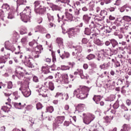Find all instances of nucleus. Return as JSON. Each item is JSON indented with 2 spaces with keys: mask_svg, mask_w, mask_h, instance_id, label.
Here are the masks:
<instances>
[{
  "mask_svg": "<svg viewBox=\"0 0 131 131\" xmlns=\"http://www.w3.org/2000/svg\"><path fill=\"white\" fill-rule=\"evenodd\" d=\"M111 44H112V48L114 49V48H116L117 47H118V42L114 39H111Z\"/></svg>",
  "mask_w": 131,
  "mask_h": 131,
  "instance_id": "20",
  "label": "nucleus"
},
{
  "mask_svg": "<svg viewBox=\"0 0 131 131\" xmlns=\"http://www.w3.org/2000/svg\"><path fill=\"white\" fill-rule=\"evenodd\" d=\"M11 105H13L14 107H15V108H16V109H22L23 108H24L25 105L26 104L25 103L22 105L21 104V102H13L12 103Z\"/></svg>",
  "mask_w": 131,
  "mask_h": 131,
  "instance_id": "14",
  "label": "nucleus"
},
{
  "mask_svg": "<svg viewBox=\"0 0 131 131\" xmlns=\"http://www.w3.org/2000/svg\"><path fill=\"white\" fill-rule=\"evenodd\" d=\"M72 56L74 57V58H76V59H79L80 57V55L76 51L72 52Z\"/></svg>",
  "mask_w": 131,
  "mask_h": 131,
  "instance_id": "38",
  "label": "nucleus"
},
{
  "mask_svg": "<svg viewBox=\"0 0 131 131\" xmlns=\"http://www.w3.org/2000/svg\"><path fill=\"white\" fill-rule=\"evenodd\" d=\"M114 109H118L119 107V102L118 101H116V102L113 105Z\"/></svg>",
  "mask_w": 131,
  "mask_h": 131,
  "instance_id": "45",
  "label": "nucleus"
},
{
  "mask_svg": "<svg viewBox=\"0 0 131 131\" xmlns=\"http://www.w3.org/2000/svg\"><path fill=\"white\" fill-rule=\"evenodd\" d=\"M96 58V55L93 54H90L86 56V59L89 60H93V59H95Z\"/></svg>",
  "mask_w": 131,
  "mask_h": 131,
  "instance_id": "40",
  "label": "nucleus"
},
{
  "mask_svg": "<svg viewBox=\"0 0 131 131\" xmlns=\"http://www.w3.org/2000/svg\"><path fill=\"white\" fill-rule=\"evenodd\" d=\"M123 27L120 28V31L122 33H124V30H127L129 26H130V24L128 22H124L123 24Z\"/></svg>",
  "mask_w": 131,
  "mask_h": 131,
  "instance_id": "11",
  "label": "nucleus"
},
{
  "mask_svg": "<svg viewBox=\"0 0 131 131\" xmlns=\"http://www.w3.org/2000/svg\"><path fill=\"white\" fill-rule=\"evenodd\" d=\"M33 59L32 57L30 55H27L25 56V59L22 60L23 63L27 66L29 67V68H32L34 67L32 62H31V60Z\"/></svg>",
  "mask_w": 131,
  "mask_h": 131,
  "instance_id": "4",
  "label": "nucleus"
},
{
  "mask_svg": "<svg viewBox=\"0 0 131 131\" xmlns=\"http://www.w3.org/2000/svg\"><path fill=\"white\" fill-rule=\"evenodd\" d=\"M120 4H121V1H120V0H117L114 5L116 6H120Z\"/></svg>",
  "mask_w": 131,
  "mask_h": 131,
  "instance_id": "62",
  "label": "nucleus"
},
{
  "mask_svg": "<svg viewBox=\"0 0 131 131\" xmlns=\"http://www.w3.org/2000/svg\"><path fill=\"white\" fill-rule=\"evenodd\" d=\"M34 7H35V10H36V9H38L39 8L41 7V5H40V2L39 1H35L34 3Z\"/></svg>",
  "mask_w": 131,
  "mask_h": 131,
  "instance_id": "30",
  "label": "nucleus"
},
{
  "mask_svg": "<svg viewBox=\"0 0 131 131\" xmlns=\"http://www.w3.org/2000/svg\"><path fill=\"white\" fill-rule=\"evenodd\" d=\"M7 102H6V105H8V106H3L2 107V110H3V111H4V112H8V111H9V109H11V108H12V103H11V99H10V98H8L7 99Z\"/></svg>",
  "mask_w": 131,
  "mask_h": 131,
  "instance_id": "6",
  "label": "nucleus"
},
{
  "mask_svg": "<svg viewBox=\"0 0 131 131\" xmlns=\"http://www.w3.org/2000/svg\"><path fill=\"white\" fill-rule=\"evenodd\" d=\"M10 43V42L9 41H6L5 42V49H6L7 50H9V51H12V52L15 51V50H16V49L14 47H13V50H12V49H11V48H9V46L8 45H9Z\"/></svg>",
  "mask_w": 131,
  "mask_h": 131,
  "instance_id": "34",
  "label": "nucleus"
},
{
  "mask_svg": "<svg viewBox=\"0 0 131 131\" xmlns=\"http://www.w3.org/2000/svg\"><path fill=\"white\" fill-rule=\"evenodd\" d=\"M27 7L24 10L20 13V17L22 21L25 23H27V21L30 19V10Z\"/></svg>",
  "mask_w": 131,
  "mask_h": 131,
  "instance_id": "2",
  "label": "nucleus"
},
{
  "mask_svg": "<svg viewBox=\"0 0 131 131\" xmlns=\"http://www.w3.org/2000/svg\"><path fill=\"white\" fill-rule=\"evenodd\" d=\"M53 111H54V107L52 106H48L46 108V112H49L50 113H52Z\"/></svg>",
  "mask_w": 131,
  "mask_h": 131,
  "instance_id": "39",
  "label": "nucleus"
},
{
  "mask_svg": "<svg viewBox=\"0 0 131 131\" xmlns=\"http://www.w3.org/2000/svg\"><path fill=\"white\" fill-rule=\"evenodd\" d=\"M7 59V57H5L4 56L0 57V64H2V63H6Z\"/></svg>",
  "mask_w": 131,
  "mask_h": 131,
  "instance_id": "42",
  "label": "nucleus"
},
{
  "mask_svg": "<svg viewBox=\"0 0 131 131\" xmlns=\"http://www.w3.org/2000/svg\"><path fill=\"white\" fill-rule=\"evenodd\" d=\"M23 95H24V97L26 98H28L31 95V91L30 90L28 89V88H25V89H23V91H21Z\"/></svg>",
  "mask_w": 131,
  "mask_h": 131,
  "instance_id": "10",
  "label": "nucleus"
},
{
  "mask_svg": "<svg viewBox=\"0 0 131 131\" xmlns=\"http://www.w3.org/2000/svg\"><path fill=\"white\" fill-rule=\"evenodd\" d=\"M99 129H100L101 130H104V128L102 126H99V127L98 128V129H94L92 131H100ZM89 131H92V130L91 129H89Z\"/></svg>",
  "mask_w": 131,
  "mask_h": 131,
  "instance_id": "59",
  "label": "nucleus"
},
{
  "mask_svg": "<svg viewBox=\"0 0 131 131\" xmlns=\"http://www.w3.org/2000/svg\"><path fill=\"white\" fill-rule=\"evenodd\" d=\"M26 41H27V36H25L21 39V42H22V43H25Z\"/></svg>",
  "mask_w": 131,
  "mask_h": 131,
  "instance_id": "56",
  "label": "nucleus"
},
{
  "mask_svg": "<svg viewBox=\"0 0 131 131\" xmlns=\"http://www.w3.org/2000/svg\"><path fill=\"white\" fill-rule=\"evenodd\" d=\"M93 100L95 102L96 104H99V102L101 101V96L94 95Z\"/></svg>",
  "mask_w": 131,
  "mask_h": 131,
  "instance_id": "21",
  "label": "nucleus"
},
{
  "mask_svg": "<svg viewBox=\"0 0 131 131\" xmlns=\"http://www.w3.org/2000/svg\"><path fill=\"white\" fill-rule=\"evenodd\" d=\"M64 116L57 117L55 119V122L53 123L54 127H55V128H57V127H59V126H60V124L63 123V121H64Z\"/></svg>",
  "mask_w": 131,
  "mask_h": 131,
  "instance_id": "5",
  "label": "nucleus"
},
{
  "mask_svg": "<svg viewBox=\"0 0 131 131\" xmlns=\"http://www.w3.org/2000/svg\"><path fill=\"white\" fill-rule=\"evenodd\" d=\"M2 9L4 10V11H9L11 9V7L9 4L5 3L2 6Z\"/></svg>",
  "mask_w": 131,
  "mask_h": 131,
  "instance_id": "23",
  "label": "nucleus"
},
{
  "mask_svg": "<svg viewBox=\"0 0 131 131\" xmlns=\"http://www.w3.org/2000/svg\"><path fill=\"white\" fill-rule=\"evenodd\" d=\"M16 3L17 7H19L21 5H26L27 1L26 0H17Z\"/></svg>",
  "mask_w": 131,
  "mask_h": 131,
  "instance_id": "27",
  "label": "nucleus"
},
{
  "mask_svg": "<svg viewBox=\"0 0 131 131\" xmlns=\"http://www.w3.org/2000/svg\"><path fill=\"white\" fill-rule=\"evenodd\" d=\"M49 88L51 90V91H54L55 86H54V83H53L52 82H49Z\"/></svg>",
  "mask_w": 131,
  "mask_h": 131,
  "instance_id": "43",
  "label": "nucleus"
},
{
  "mask_svg": "<svg viewBox=\"0 0 131 131\" xmlns=\"http://www.w3.org/2000/svg\"><path fill=\"white\" fill-rule=\"evenodd\" d=\"M63 96V94L62 93H57L56 95L55 96V98H59V97H62Z\"/></svg>",
  "mask_w": 131,
  "mask_h": 131,
  "instance_id": "57",
  "label": "nucleus"
},
{
  "mask_svg": "<svg viewBox=\"0 0 131 131\" xmlns=\"http://www.w3.org/2000/svg\"><path fill=\"white\" fill-rule=\"evenodd\" d=\"M89 26H90V28H91V29L95 28V22L92 21L91 25H90Z\"/></svg>",
  "mask_w": 131,
  "mask_h": 131,
  "instance_id": "60",
  "label": "nucleus"
},
{
  "mask_svg": "<svg viewBox=\"0 0 131 131\" xmlns=\"http://www.w3.org/2000/svg\"><path fill=\"white\" fill-rule=\"evenodd\" d=\"M60 3H63V4H69L70 3V0H60Z\"/></svg>",
  "mask_w": 131,
  "mask_h": 131,
  "instance_id": "58",
  "label": "nucleus"
},
{
  "mask_svg": "<svg viewBox=\"0 0 131 131\" xmlns=\"http://www.w3.org/2000/svg\"><path fill=\"white\" fill-rule=\"evenodd\" d=\"M36 28L39 32H41V33H47V29L42 26H37Z\"/></svg>",
  "mask_w": 131,
  "mask_h": 131,
  "instance_id": "16",
  "label": "nucleus"
},
{
  "mask_svg": "<svg viewBox=\"0 0 131 131\" xmlns=\"http://www.w3.org/2000/svg\"><path fill=\"white\" fill-rule=\"evenodd\" d=\"M109 50L111 52L112 55H117V53H118V48L116 49H111V48H109Z\"/></svg>",
  "mask_w": 131,
  "mask_h": 131,
  "instance_id": "36",
  "label": "nucleus"
},
{
  "mask_svg": "<svg viewBox=\"0 0 131 131\" xmlns=\"http://www.w3.org/2000/svg\"><path fill=\"white\" fill-rule=\"evenodd\" d=\"M33 81H34V82H38L39 81L38 77L36 76H34L33 77Z\"/></svg>",
  "mask_w": 131,
  "mask_h": 131,
  "instance_id": "52",
  "label": "nucleus"
},
{
  "mask_svg": "<svg viewBox=\"0 0 131 131\" xmlns=\"http://www.w3.org/2000/svg\"><path fill=\"white\" fill-rule=\"evenodd\" d=\"M41 90L42 93V97H44V98H46V97L48 96V93H49V91L46 89V87H44V86L41 88Z\"/></svg>",
  "mask_w": 131,
  "mask_h": 131,
  "instance_id": "19",
  "label": "nucleus"
},
{
  "mask_svg": "<svg viewBox=\"0 0 131 131\" xmlns=\"http://www.w3.org/2000/svg\"><path fill=\"white\" fill-rule=\"evenodd\" d=\"M75 51L77 52L79 54L82 52V47L80 46H77L75 47Z\"/></svg>",
  "mask_w": 131,
  "mask_h": 131,
  "instance_id": "28",
  "label": "nucleus"
},
{
  "mask_svg": "<svg viewBox=\"0 0 131 131\" xmlns=\"http://www.w3.org/2000/svg\"><path fill=\"white\" fill-rule=\"evenodd\" d=\"M62 81L64 83H69V80H68V74H64L62 76Z\"/></svg>",
  "mask_w": 131,
  "mask_h": 131,
  "instance_id": "24",
  "label": "nucleus"
},
{
  "mask_svg": "<svg viewBox=\"0 0 131 131\" xmlns=\"http://www.w3.org/2000/svg\"><path fill=\"white\" fill-rule=\"evenodd\" d=\"M90 90V88L85 86H80L74 91V96H76L77 98L80 100L85 99L88 97V94H85V93H89Z\"/></svg>",
  "mask_w": 131,
  "mask_h": 131,
  "instance_id": "1",
  "label": "nucleus"
},
{
  "mask_svg": "<svg viewBox=\"0 0 131 131\" xmlns=\"http://www.w3.org/2000/svg\"><path fill=\"white\" fill-rule=\"evenodd\" d=\"M84 110V104H79L76 107V111L74 113H77L79 112H82Z\"/></svg>",
  "mask_w": 131,
  "mask_h": 131,
  "instance_id": "12",
  "label": "nucleus"
},
{
  "mask_svg": "<svg viewBox=\"0 0 131 131\" xmlns=\"http://www.w3.org/2000/svg\"><path fill=\"white\" fill-rule=\"evenodd\" d=\"M42 104L40 103V102H39L36 104V108L37 110H39L42 108Z\"/></svg>",
  "mask_w": 131,
  "mask_h": 131,
  "instance_id": "50",
  "label": "nucleus"
},
{
  "mask_svg": "<svg viewBox=\"0 0 131 131\" xmlns=\"http://www.w3.org/2000/svg\"><path fill=\"white\" fill-rule=\"evenodd\" d=\"M124 117L127 120H129V119L130 118V117L129 116V115L126 114L124 115Z\"/></svg>",
  "mask_w": 131,
  "mask_h": 131,
  "instance_id": "61",
  "label": "nucleus"
},
{
  "mask_svg": "<svg viewBox=\"0 0 131 131\" xmlns=\"http://www.w3.org/2000/svg\"><path fill=\"white\" fill-rule=\"evenodd\" d=\"M91 16H89V14H86L83 16V21L85 24H89L90 23V20H91Z\"/></svg>",
  "mask_w": 131,
  "mask_h": 131,
  "instance_id": "15",
  "label": "nucleus"
},
{
  "mask_svg": "<svg viewBox=\"0 0 131 131\" xmlns=\"http://www.w3.org/2000/svg\"><path fill=\"white\" fill-rule=\"evenodd\" d=\"M57 17L58 18V21L60 22L61 20H62L63 21H68V19L67 18V16L66 14L64 16L63 14V12H61L57 14Z\"/></svg>",
  "mask_w": 131,
  "mask_h": 131,
  "instance_id": "8",
  "label": "nucleus"
},
{
  "mask_svg": "<svg viewBox=\"0 0 131 131\" xmlns=\"http://www.w3.org/2000/svg\"><path fill=\"white\" fill-rule=\"evenodd\" d=\"M129 129H130V127L129 126V125L126 124H124L123 125L122 128L121 129L120 131H128L129 130Z\"/></svg>",
  "mask_w": 131,
  "mask_h": 131,
  "instance_id": "25",
  "label": "nucleus"
},
{
  "mask_svg": "<svg viewBox=\"0 0 131 131\" xmlns=\"http://www.w3.org/2000/svg\"><path fill=\"white\" fill-rule=\"evenodd\" d=\"M8 19H14L15 18V14L13 10H10V11L8 14Z\"/></svg>",
  "mask_w": 131,
  "mask_h": 131,
  "instance_id": "18",
  "label": "nucleus"
},
{
  "mask_svg": "<svg viewBox=\"0 0 131 131\" xmlns=\"http://www.w3.org/2000/svg\"><path fill=\"white\" fill-rule=\"evenodd\" d=\"M32 53L35 59L38 58L39 57V54H40V49H39L38 47H36L35 49H33Z\"/></svg>",
  "mask_w": 131,
  "mask_h": 131,
  "instance_id": "7",
  "label": "nucleus"
},
{
  "mask_svg": "<svg viewBox=\"0 0 131 131\" xmlns=\"http://www.w3.org/2000/svg\"><path fill=\"white\" fill-rule=\"evenodd\" d=\"M89 42V40L86 38H83L82 39V45H86Z\"/></svg>",
  "mask_w": 131,
  "mask_h": 131,
  "instance_id": "51",
  "label": "nucleus"
},
{
  "mask_svg": "<svg viewBox=\"0 0 131 131\" xmlns=\"http://www.w3.org/2000/svg\"><path fill=\"white\" fill-rule=\"evenodd\" d=\"M91 32H92V30H91V29L89 28H85V30L84 31V34H85L86 35H91Z\"/></svg>",
  "mask_w": 131,
  "mask_h": 131,
  "instance_id": "32",
  "label": "nucleus"
},
{
  "mask_svg": "<svg viewBox=\"0 0 131 131\" xmlns=\"http://www.w3.org/2000/svg\"><path fill=\"white\" fill-rule=\"evenodd\" d=\"M77 31V29H71L68 32L69 37L70 38H72V37H74V36H75V35L77 33L76 32Z\"/></svg>",
  "mask_w": 131,
  "mask_h": 131,
  "instance_id": "9",
  "label": "nucleus"
},
{
  "mask_svg": "<svg viewBox=\"0 0 131 131\" xmlns=\"http://www.w3.org/2000/svg\"><path fill=\"white\" fill-rule=\"evenodd\" d=\"M114 100H115V96H114V95H111L107 99V101H108V102H112V101H114Z\"/></svg>",
  "mask_w": 131,
  "mask_h": 131,
  "instance_id": "47",
  "label": "nucleus"
},
{
  "mask_svg": "<svg viewBox=\"0 0 131 131\" xmlns=\"http://www.w3.org/2000/svg\"><path fill=\"white\" fill-rule=\"evenodd\" d=\"M110 30H115V31H118V28L116 27V26H113L112 27H110Z\"/></svg>",
  "mask_w": 131,
  "mask_h": 131,
  "instance_id": "53",
  "label": "nucleus"
},
{
  "mask_svg": "<svg viewBox=\"0 0 131 131\" xmlns=\"http://www.w3.org/2000/svg\"><path fill=\"white\" fill-rule=\"evenodd\" d=\"M100 16L105 17L107 16V11L105 10H101L100 13Z\"/></svg>",
  "mask_w": 131,
  "mask_h": 131,
  "instance_id": "41",
  "label": "nucleus"
},
{
  "mask_svg": "<svg viewBox=\"0 0 131 131\" xmlns=\"http://www.w3.org/2000/svg\"><path fill=\"white\" fill-rule=\"evenodd\" d=\"M13 95L15 96V100H17L19 98H20V96L19 95H18V92H15L14 93H13Z\"/></svg>",
  "mask_w": 131,
  "mask_h": 131,
  "instance_id": "54",
  "label": "nucleus"
},
{
  "mask_svg": "<svg viewBox=\"0 0 131 131\" xmlns=\"http://www.w3.org/2000/svg\"><path fill=\"white\" fill-rule=\"evenodd\" d=\"M34 11L36 14L43 15V14H45L46 10L45 9V8H43V7L41 6V7H39L38 8H36Z\"/></svg>",
  "mask_w": 131,
  "mask_h": 131,
  "instance_id": "13",
  "label": "nucleus"
},
{
  "mask_svg": "<svg viewBox=\"0 0 131 131\" xmlns=\"http://www.w3.org/2000/svg\"><path fill=\"white\" fill-rule=\"evenodd\" d=\"M37 22L38 23V24H40V23L42 22V18L39 17L37 20Z\"/></svg>",
  "mask_w": 131,
  "mask_h": 131,
  "instance_id": "64",
  "label": "nucleus"
},
{
  "mask_svg": "<svg viewBox=\"0 0 131 131\" xmlns=\"http://www.w3.org/2000/svg\"><path fill=\"white\" fill-rule=\"evenodd\" d=\"M56 41L60 49H64V46L63 45V39L61 38H57Z\"/></svg>",
  "mask_w": 131,
  "mask_h": 131,
  "instance_id": "17",
  "label": "nucleus"
},
{
  "mask_svg": "<svg viewBox=\"0 0 131 131\" xmlns=\"http://www.w3.org/2000/svg\"><path fill=\"white\" fill-rule=\"evenodd\" d=\"M116 25L117 27H119V26H123V20H117L116 21Z\"/></svg>",
  "mask_w": 131,
  "mask_h": 131,
  "instance_id": "35",
  "label": "nucleus"
},
{
  "mask_svg": "<svg viewBox=\"0 0 131 131\" xmlns=\"http://www.w3.org/2000/svg\"><path fill=\"white\" fill-rule=\"evenodd\" d=\"M91 4H92L91 5H90L89 7V10L91 11V12H93L95 8V4H94L93 2Z\"/></svg>",
  "mask_w": 131,
  "mask_h": 131,
  "instance_id": "48",
  "label": "nucleus"
},
{
  "mask_svg": "<svg viewBox=\"0 0 131 131\" xmlns=\"http://www.w3.org/2000/svg\"><path fill=\"white\" fill-rule=\"evenodd\" d=\"M106 59V57L104 54H99L98 58H97V61H99V62H103Z\"/></svg>",
  "mask_w": 131,
  "mask_h": 131,
  "instance_id": "22",
  "label": "nucleus"
},
{
  "mask_svg": "<svg viewBox=\"0 0 131 131\" xmlns=\"http://www.w3.org/2000/svg\"><path fill=\"white\" fill-rule=\"evenodd\" d=\"M60 57L62 59H64L65 58H69L70 57V53L69 52H64V55L62 54V55H60Z\"/></svg>",
  "mask_w": 131,
  "mask_h": 131,
  "instance_id": "29",
  "label": "nucleus"
},
{
  "mask_svg": "<svg viewBox=\"0 0 131 131\" xmlns=\"http://www.w3.org/2000/svg\"><path fill=\"white\" fill-rule=\"evenodd\" d=\"M94 42L95 45H97V46H102L104 45V43H103V41H101L99 39H96L94 40Z\"/></svg>",
  "mask_w": 131,
  "mask_h": 131,
  "instance_id": "26",
  "label": "nucleus"
},
{
  "mask_svg": "<svg viewBox=\"0 0 131 131\" xmlns=\"http://www.w3.org/2000/svg\"><path fill=\"white\" fill-rule=\"evenodd\" d=\"M47 17L49 22H53L54 21V16L49 13H47Z\"/></svg>",
  "mask_w": 131,
  "mask_h": 131,
  "instance_id": "37",
  "label": "nucleus"
},
{
  "mask_svg": "<svg viewBox=\"0 0 131 131\" xmlns=\"http://www.w3.org/2000/svg\"><path fill=\"white\" fill-rule=\"evenodd\" d=\"M82 115L83 116V121L85 124H90V122H92L95 118H96V117L95 115L92 114H88V115L83 113L82 114Z\"/></svg>",
  "mask_w": 131,
  "mask_h": 131,
  "instance_id": "3",
  "label": "nucleus"
},
{
  "mask_svg": "<svg viewBox=\"0 0 131 131\" xmlns=\"http://www.w3.org/2000/svg\"><path fill=\"white\" fill-rule=\"evenodd\" d=\"M90 66L93 68V69H95V68H97V64L94 62H91L89 63Z\"/></svg>",
  "mask_w": 131,
  "mask_h": 131,
  "instance_id": "44",
  "label": "nucleus"
},
{
  "mask_svg": "<svg viewBox=\"0 0 131 131\" xmlns=\"http://www.w3.org/2000/svg\"><path fill=\"white\" fill-rule=\"evenodd\" d=\"M35 43H36V41H35V40H33V41L29 43V46H30V47H33V46H34Z\"/></svg>",
  "mask_w": 131,
  "mask_h": 131,
  "instance_id": "55",
  "label": "nucleus"
},
{
  "mask_svg": "<svg viewBox=\"0 0 131 131\" xmlns=\"http://www.w3.org/2000/svg\"><path fill=\"white\" fill-rule=\"evenodd\" d=\"M122 20H124V21H126V22H130L131 17L127 15H125L123 16Z\"/></svg>",
  "mask_w": 131,
  "mask_h": 131,
  "instance_id": "33",
  "label": "nucleus"
},
{
  "mask_svg": "<svg viewBox=\"0 0 131 131\" xmlns=\"http://www.w3.org/2000/svg\"><path fill=\"white\" fill-rule=\"evenodd\" d=\"M60 68L61 70H69L70 69V67L67 66H61Z\"/></svg>",
  "mask_w": 131,
  "mask_h": 131,
  "instance_id": "46",
  "label": "nucleus"
},
{
  "mask_svg": "<svg viewBox=\"0 0 131 131\" xmlns=\"http://www.w3.org/2000/svg\"><path fill=\"white\" fill-rule=\"evenodd\" d=\"M66 15L67 16V18H68V21H69V22H71V21H72V20H73V16L72 15V14L70 13H67Z\"/></svg>",
  "mask_w": 131,
  "mask_h": 131,
  "instance_id": "31",
  "label": "nucleus"
},
{
  "mask_svg": "<svg viewBox=\"0 0 131 131\" xmlns=\"http://www.w3.org/2000/svg\"><path fill=\"white\" fill-rule=\"evenodd\" d=\"M7 88L8 89H12L13 82H12V81H8L7 82Z\"/></svg>",
  "mask_w": 131,
  "mask_h": 131,
  "instance_id": "49",
  "label": "nucleus"
},
{
  "mask_svg": "<svg viewBox=\"0 0 131 131\" xmlns=\"http://www.w3.org/2000/svg\"><path fill=\"white\" fill-rule=\"evenodd\" d=\"M69 124H70V122L69 121H66L63 123L64 126H69Z\"/></svg>",
  "mask_w": 131,
  "mask_h": 131,
  "instance_id": "63",
  "label": "nucleus"
}]
</instances>
